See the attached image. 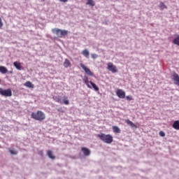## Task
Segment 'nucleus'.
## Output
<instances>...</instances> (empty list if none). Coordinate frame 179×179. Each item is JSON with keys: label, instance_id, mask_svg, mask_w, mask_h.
<instances>
[{"label": "nucleus", "instance_id": "obj_16", "mask_svg": "<svg viewBox=\"0 0 179 179\" xmlns=\"http://www.w3.org/2000/svg\"><path fill=\"white\" fill-rule=\"evenodd\" d=\"M0 72L3 74L8 73V69L3 66H0Z\"/></svg>", "mask_w": 179, "mask_h": 179}, {"label": "nucleus", "instance_id": "obj_13", "mask_svg": "<svg viewBox=\"0 0 179 179\" xmlns=\"http://www.w3.org/2000/svg\"><path fill=\"white\" fill-rule=\"evenodd\" d=\"M172 127L174 128V129H176V131H179V120H176Z\"/></svg>", "mask_w": 179, "mask_h": 179}, {"label": "nucleus", "instance_id": "obj_19", "mask_svg": "<svg viewBox=\"0 0 179 179\" xmlns=\"http://www.w3.org/2000/svg\"><path fill=\"white\" fill-rule=\"evenodd\" d=\"M64 68H69V66H71V62L68 59H65L64 62Z\"/></svg>", "mask_w": 179, "mask_h": 179}, {"label": "nucleus", "instance_id": "obj_34", "mask_svg": "<svg viewBox=\"0 0 179 179\" xmlns=\"http://www.w3.org/2000/svg\"><path fill=\"white\" fill-rule=\"evenodd\" d=\"M9 73H13V71H10Z\"/></svg>", "mask_w": 179, "mask_h": 179}, {"label": "nucleus", "instance_id": "obj_9", "mask_svg": "<svg viewBox=\"0 0 179 179\" xmlns=\"http://www.w3.org/2000/svg\"><path fill=\"white\" fill-rule=\"evenodd\" d=\"M81 150L84 156H90V150H89L87 148L83 147L81 148Z\"/></svg>", "mask_w": 179, "mask_h": 179}, {"label": "nucleus", "instance_id": "obj_2", "mask_svg": "<svg viewBox=\"0 0 179 179\" xmlns=\"http://www.w3.org/2000/svg\"><path fill=\"white\" fill-rule=\"evenodd\" d=\"M31 117L36 121H44V120H45V114L41 110H38L36 113H32Z\"/></svg>", "mask_w": 179, "mask_h": 179}, {"label": "nucleus", "instance_id": "obj_12", "mask_svg": "<svg viewBox=\"0 0 179 179\" xmlns=\"http://www.w3.org/2000/svg\"><path fill=\"white\" fill-rule=\"evenodd\" d=\"M24 86L26 87H29V89H34V85L31 83L30 81H27L24 84Z\"/></svg>", "mask_w": 179, "mask_h": 179}, {"label": "nucleus", "instance_id": "obj_23", "mask_svg": "<svg viewBox=\"0 0 179 179\" xmlns=\"http://www.w3.org/2000/svg\"><path fill=\"white\" fill-rule=\"evenodd\" d=\"M113 132H115L116 134L121 133V129H120L119 127L117 126H113Z\"/></svg>", "mask_w": 179, "mask_h": 179}, {"label": "nucleus", "instance_id": "obj_22", "mask_svg": "<svg viewBox=\"0 0 179 179\" xmlns=\"http://www.w3.org/2000/svg\"><path fill=\"white\" fill-rule=\"evenodd\" d=\"M86 5H89V6H95L96 3L93 0H87Z\"/></svg>", "mask_w": 179, "mask_h": 179}, {"label": "nucleus", "instance_id": "obj_26", "mask_svg": "<svg viewBox=\"0 0 179 179\" xmlns=\"http://www.w3.org/2000/svg\"><path fill=\"white\" fill-rule=\"evenodd\" d=\"M159 8H161V9H167V6L164 5V3L163 2L159 3Z\"/></svg>", "mask_w": 179, "mask_h": 179}, {"label": "nucleus", "instance_id": "obj_21", "mask_svg": "<svg viewBox=\"0 0 179 179\" xmlns=\"http://www.w3.org/2000/svg\"><path fill=\"white\" fill-rule=\"evenodd\" d=\"M53 100H55L56 103H59V104H62V101L60 96H53Z\"/></svg>", "mask_w": 179, "mask_h": 179}, {"label": "nucleus", "instance_id": "obj_32", "mask_svg": "<svg viewBox=\"0 0 179 179\" xmlns=\"http://www.w3.org/2000/svg\"><path fill=\"white\" fill-rule=\"evenodd\" d=\"M57 111H59V113H64V110H62V108H58Z\"/></svg>", "mask_w": 179, "mask_h": 179}, {"label": "nucleus", "instance_id": "obj_8", "mask_svg": "<svg viewBox=\"0 0 179 179\" xmlns=\"http://www.w3.org/2000/svg\"><path fill=\"white\" fill-rule=\"evenodd\" d=\"M116 95L119 99H125V92L122 90H117L116 91Z\"/></svg>", "mask_w": 179, "mask_h": 179}, {"label": "nucleus", "instance_id": "obj_6", "mask_svg": "<svg viewBox=\"0 0 179 179\" xmlns=\"http://www.w3.org/2000/svg\"><path fill=\"white\" fill-rule=\"evenodd\" d=\"M80 66H81L82 69H83V71H85V73H87V75H88L89 76H93V73L92 72V71H90V69L86 67V66H85V64L81 63V64H80Z\"/></svg>", "mask_w": 179, "mask_h": 179}, {"label": "nucleus", "instance_id": "obj_35", "mask_svg": "<svg viewBox=\"0 0 179 179\" xmlns=\"http://www.w3.org/2000/svg\"><path fill=\"white\" fill-rule=\"evenodd\" d=\"M0 83H1V79H0Z\"/></svg>", "mask_w": 179, "mask_h": 179}, {"label": "nucleus", "instance_id": "obj_14", "mask_svg": "<svg viewBox=\"0 0 179 179\" xmlns=\"http://www.w3.org/2000/svg\"><path fill=\"white\" fill-rule=\"evenodd\" d=\"M125 122L127 124V125L131 127V128H137L136 125H135V124H134V122L129 120H126Z\"/></svg>", "mask_w": 179, "mask_h": 179}, {"label": "nucleus", "instance_id": "obj_1", "mask_svg": "<svg viewBox=\"0 0 179 179\" xmlns=\"http://www.w3.org/2000/svg\"><path fill=\"white\" fill-rule=\"evenodd\" d=\"M97 136L101 141H102V142H104V143H113V138L111 134H106L104 133H101L98 134Z\"/></svg>", "mask_w": 179, "mask_h": 179}, {"label": "nucleus", "instance_id": "obj_17", "mask_svg": "<svg viewBox=\"0 0 179 179\" xmlns=\"http://www.w3.org/2000/svg\"><path fill=\"white\" fill-rule=\"evenodd\" d=\"M47 155H48V157H49L50 159H52V160H55V156H54V155H52V151H51V150H48V151H47Z\"/></svg>", "mask_w": 179, "mask_h": 179}, {"label": "nucleus", "instance_id": "obj_7", "mask_svg": "<svg viewBox=\"0 0 179 179\" xmlns=\"http://www.w3.org/2000/svg\"><path fill=\"white\" fill-rule=\"evenodd\" d=\"M172 80H174L175 85L179 86V76L176 71L173 72Z\"/></svg>", "mask_w": 179, "mask_h": 179}, {"label": "nucleus", "instance_id": "obj_3", "mask_svg": "<svg viewBox=\"0 0 179 179\" xmlns=\"http://www.w3.org/2000/svg\"><path fill=\"white\" fill-rule=\"evenodd\" d=\"M52 31L53 33V34H56V36L59 38H62L64 37H65V36H68V31L66 30H62V29H59L58 28H55L53 29H52Z\"/></svg>", "mask_w": 179, "mask_h": 179}, {"label": "nucleus", "instance_id": "obj_10", "mask_svg": "<svg viewBox=\"0 0 179 179\" xmlns=\"http://www.w3.org/2000/svg\"><path fill=\"white\" fill-rule=\"evenodd\" d=\"M13 65L16 68V69H17L18 71H22V69H23V66H22V64L19 62H14Z\"/></svg>", "mask_w": 179, "mask_h": 179}, {"label": "nucleus", "instance_id": "obj_15", "mask_svg": "<svg viewBox=\"0 0 179 179\" xmlns=\"http://www.w3.org/2000/svg\"><path fill=\"white\" fill-rule=\"evenodd\" d=\"M173 43L176 45H179V35L178 34L175 35V38L173 39Z\"/></svg>", "mask_w": 179, "mask_h": 179}, {"label": "nucleus", "instance_id": "obj_4", "mask_svg": "<svg viewBox=\"0 0 179 179\" xmlns=\"http://www.w3.org/2000/svg\"><path fill=\"white\" fill-rule=\"evenodd\" d=\"M0 94L1 96H3L4 97H11L12 90L11 89L3 90L2 88H0Z\"/></svg>", "mask_w": 179, "mask_h": 179}, {"label": "nucleus", "instance_id": "obj_33", "mask_svg": "<svg viewBox=\"0 0 179 179\" xmlns=\"http://www.w3.org/2000/svg\"><path fill=\"white\" fill-rule=\"evenodd\" d=\"M69 0H59L60 2H63L64 3H66Z\"/></svg>", "mask_w": 179, "mask_h": 179}, {"label": "nucleus", "instance_id": "obj_24", "mask_svg": "<svg viewBox=\"0 0 179 179\" xmlns=\"http://www.w3.org/2000/svg\"><path fill=\"white\" fill-rule=\"evenodd\" d=\"M64 104H65L66 106H69V100H68V97L66 96H64Z\"/></svg>", "mask_w": 179, "mask_h": 179}, {"label": "nucleus", "instance_id": "obj_18", "mask_svg": "<svg viewBox=\"0 0 179 179\" xmlns=\"http://www.w3.org/2000/svg\"><path fill=\"white\" fill-rule=\"evenodd\" d=\"M82 54L84 57H85V58H89V55L90 53L89 52V50H87V49H85L82 51Z\"/></svg>", "mask_w": 179, "mask_h": 179}, {"label": "nucleus", "instance_id": "obj_29", "mask_svg": "<svg viewBox=\"0 0 179 179\" xmlns=\"http://www.w3.org/2000/svg\"><path fill=\"white\" fill-rule=\"evenodd\" d=\"M159 135L162 137H164V136H166V133H164V131H160Z\"/></svg>", "mask_w": 179, "mask_h": 179}, {"label": "nucleus", "instance_id": "obj_31", "mask_svg": "<svg viewBox=\"0 0 179 179\" xmlns=\"http://www.w3.org/2000/svg\"><path fill=\"white\" fill-rule=\"evenodd\" d=\"M38 155H39V156H43L44 153L43 152V150H39Z\"/></svg>", "mask_w": 179, "mask_h": 179}, {"label": "nucleus", "instance_id": "obj_11", "mask_svg": "<svg viewBox=\"0 0 179 179\" xmlns=\"http://www.w3.org/2000/svg\"><path fill=\"white\" fill-rule=\"evenodd\" d=\"M84 83L86 84V85L87 86V87H89V89H92V86H90V85H89V83H90V81H89V78H87V76H85L83 79Z\"/></svg>", "mask_w": 179, "mask_h": 179}, {"label": "nucleus", "instance_id": "obj_20", "mask_svg": "<svg viewBox=\"0 0 179 179\" xmlns=\"http://www.w3.org/2000/svg\"><path fill=\"white\" fill-rule=\"evenodd\" d=\"M90 83L92 86V87L95 90V92H99V90H100L99 87H97V85L94 83L90 81Z\"/></svg>", "mask_w": 179, "mask_h": 179}, {"label": "nucleus", "instance_id": "obj_27", "mask_svg": "<svg viewBox=\"0 0 179 179\" xmlns=\"http://www.w3.org/2000/svg\"><path fill=\"white\" fill-rule=\"evenodd\" d=\"M91 57L93 59H96V58H97V57H99V55H97L96 54H92Z\"/></svg>", "mask_w": 179, "mask_h": 179}, {"label": "nucleus", "instance_id": "obj_25", "mask_svg": "<svg viewBox=\"0 0 179 179\" xmlns=\"http://www.w3.org/2000/svg\"><path fill=\"white\" fill-rule=\"evenodd\" d=\"M9 152L10 155H17V151H16L15 149L9 148Z\"/></svg>", "mask_w": 179, "mask_h": 179}, {"label": "nucleus", "instance_id": "obj_30", "mask_svg": "<svg viewBox=\"0 0 179 179\" xmlns=\"http://www.w3.org/2000/svg\"><path fill=\"white\" fill-rule=\"evenodd\" d=\"M3 27V23L2 22V18L0 17V29H2Z\"/></svg>", "mask_w": 179, "mask_h": 179}, {"label": "nucleus", "instance_id": "obj_5", "mask_svg": "<svg viewBox=\"0 0 179 179\" xmlns=\"http://www.w3.org/2000/svg\"><path fill=\"white\" fill-rule=\"evenodd\" d=\"M108 71H110V72H113V73H115L118 72V69H117V66H115L111 62H109L108 64Z\"/></svg>", "mask_w": 179, "mask_h": 179}, {"label": "nucleus", "instance_id": "obj_28", "mask_svg": "<svg viewBox=\"0 0 179 179\" xmlns=\"http://www.w3.org/2000/svg\"><path fill=\"white\" fill-rule=\"evenodd\" d=\"M127 100H128L129 101H131V100H134V99H132V96H126Z\"/></svg>", "mask_w": 179, "mask_h": 179}]
</instances>
